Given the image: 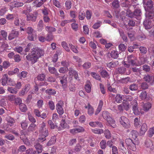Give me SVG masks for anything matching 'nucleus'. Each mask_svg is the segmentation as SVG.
Wrapping results in <instances>:
<instances>
[{
    "mask_svg": "<svg viewBox=\"0 0 154 154\" xmlns=\"http://www.w3.org/2000/svg\"><path fill=\"white\" fill-rule=\"evenodd\" d=\"M107 2L112 1L111 4L112 7L113 8H118L120 7L119 2L118 0H105Z\"/></svg>",
    "mask_w": 154,
    "mask_h": 154,
    "instance_id": "obj_8",
    "label": "nucleus"
},
{
    "mask_svg": "<svg viewBox=\"0 0 154 154\" xmlns=\"http://www.w3.org/2000/svg\"><path fill=\"white\" fill-rule=\"evenodd\" d=\"M103 118L106 120L108 122L113 128L116 126L115 121L111 117V114L106 111H103L102 113Z\"/></svg>",
    "mask_w": 154,
    "mask_h": 154,
    "instance_id": "obj_2",
    "label": "nucleus"
},
{
    "mask_svg": "<svg viewBox=\"0 0 154 154\" xmlns=\"http://www.w3.org/2000/svg\"><path fill=\"white\" fill-rule=\"evenodd\" d=\"M115 98L116 101L118 103H120L123 100L122 96H121L120 94H117Z\"/></svg>",
    "mask_w": 154,
    "mask_h": 154,
    "instance_id": "obj_61",
    "label": "nucleus"
},
{
    "mask_svg": "<svg viewBox=\"0 0 154 154\" xmlns=\"http://www.w3.org/2000/svg\"><path fill=\"white\" fill-rule=\"evenodd\" d=\"M7 101L6 99L3 98L0 99V106L4 107L6 106Z\"/></svg>",
    "mask_w": 154,
    "mask_h": 154,
    "instance_id": "obj_58",
    "label": "nucleus"
},
{
    "mask_svg": "<svg viewBox=\"0 0 154 154\" xmlns=\"http://www.w3.org/2000/svg\"><path fill=\"white\" fill-rule=\"evenodd\" d=\"M118 31L123 41L125 42L128 41V38L127 36L125 34L123 31L122 29H118Z\"/></svg>",
    "mask_w": 154,
    "mask_h": 154,
    "instance_id": "obj_20",
    "label": "nucleus"
},
{
    "mask_svg": "<svg viewBox=\"0 0 154 154\" xmlns=\"http://www.w3.org/2000/svg\"><path fill=\"white\" fill-rule=\"evenodd\" d=\"M19 108L22 112H25L27 109V107L26 105L23 103L19 104Z\"/></svg>",
    "mask_w": 154,
    "mask_h": 154,
    "instance_id": "obj_36",
    "label": "nucleus"
},
{
    "mask_svg": "<svg viewBox=\"0 0 154 154\" xmlns=\"http://www.w3.org/2000/svg\"><path fill=\"white\" fill-rule=\"evenodd\" d=\"M34 147L36 150V151L38 153H41L43 150L42 145L38 143H36L34 145Z\"/></svg>",
    "mask_w": 154,
    "mask_h": 154,
    "instance_id": "obj_24",
    "label": "nucleus"
},
{
    "mask_svg": "<svg viewBox=\"0 0 154 154\" xmlns=\"http://www.w3.org/2000/svg\"><path fill=\"white\" fill-rule=\"evenodd\" d=\"M27 74V72L25 71H22L20 74H19L18 75V76L20 79H21L22 78H25Z\"/></svg>",
    "mask_w": 154,
    "mask_h": 154,
    "instance_id": "obj_59",
    "label": "nucleus"
},
{
    "mask_svg": "<svg viewBox=\"0 0 154 154\" xmlns=\"http://www.w3.org/2000/svg\"><path fill=\"white\" fill-rule=\"evenodd\" d=\"M86 117L84 115H82L80 116L79 119V121L81 123H84L86 121Z\"/></svg>",
    "mask_w": 154,
    "mask_h": 154,
    "instance_id": "obj_63",
    "label": "nucleus"
},
{
    "mask_svg": "<svg viewBox=\"0 0 154 154\" xmlns=\"http://www.w3.org/2000/svg\"><path fill=\"white\" fill-rule=\"evenodd\" d=\"M68 70L67 67H62L60 68L59 71L60 73H65L68 72Z\"/></svg>",
    "mask_w": 154,
    "mask_h": 154,
    "instance_id": "obj_60",
    "label": "nucleus"
},
{
    "mask_svg": "<svg viewBox=\"0 0 154 154\" xmlns=\"http://www.w3.org/2000/svg\"><path fill=\"white\" fill-rule=\"evenodd\" d=\"M105 137L108 139H110L111 137L110 132L108 129L105 130L104 132Z\"/></svg>",
    "mask_w": 154,
    "mask_h": 154,
    "instance_id": "obj_40",
    "label": "nucleus"
},
{
    "mask_svg": "<svg viewBox=\"0 0 154 154\" xmlns=\"http://www.w3.org/2000/svg\"><path fill=\"white\" fill-rule=\"evenodd\" d=\"M143 4L146 5V6L148 8V9H151L153 7V3L152 1L149 0L147 1L146 3H146Z\"/></svg>",
    "mask_w": 154,
    "mask_h": 154,
    "instance_id": "obj_46",
    "label": "nucleus"
},
{
    "mask_svg": "<svg viewBox=\"0 0 154 154\" xmlns=\"http://www.w3.org/2000/svg\"><path fill=\"white\" fill-rule=\"evenodd\" d=\"M143 25L146 29H149L152 27L151 22L149 20H145L143 22Z\"/></svg>",
    "mask_w": 154,
    "mask_h": 154,
    "instance_id": "obj_28",
    "label": "nucleus"
},
{
    "mask_svg": "<svg viewBox=\"0 0 154 154\" xmlns=\"http://www.w3.org/2000/svg\"><path fill=\"white\" fill-rule=\"evenodd\" d=\"M91 63L89 62H85L83 65L82 67L85 69H88L90 68L91 66Z\"/></svg>",
    "mask_w": 154,
    "mask_h": 154,
    "instance_id": "obj_50",
    "label": "nucleus"
},
{
    "mask_svg": "<svg viewBox=\"0 0 154 154\" xmlns=\"http://www.w3.org/2000/svg\"><path fill=\"white\" fill-rule=\"evenodd\" d=\"M62 46L64 49L67 52L70 51V49L68 47V45L65 41H63L61 43Z\"/></svg>",
    "mask_w": 154,
    "mask_h": 154,
    "instance_id": "obj_49",
    "label": "nucleus"
},
{
    "mask_svg": "<svg viewBox=\"0 0 154 154\" xmlns=\"http://www.w3.org/2000/svg\"><path fill=\"white\" fill-rule=\"evenodd\" d=\"M46 93L49 95H54L56 92L54 89H48L45 90Z\"/></svg>",
    "mask_w": 154,
    "mask_h": 154,
    "instance_id": "obj_47",
    "label": "nucleus"
},
{
    "mask_svg": "<svg viewBox=\"0 0 154 154\" xmlns=\"http://www.w3.org/2000/svg\"><path fill=\"white\" fill-rule=\"evenodd\" d=\"M44 29V23L42 20H40L38 22L37 26V30L38 32L42 31Z\"/></svg>",
    "mask_w": 154,
    "mask_h": 154,
    "instance_id": "obj_21",
    "label": "nucleus"
},
{
    "mask_svg": "<svg viewBox=\"0 0 154 154\" xmlns=\"http://www.w3.org/2000/svg\"><path fill=\"white\" fill-rule=\"evenodd\" d=\"M147 130V126L145 123H143L141 126L140 131V135H144Z\"/></svg>",
    "mask_w": 154,
    "mask_h": 154,
    "instance_id": "obj_12",
    "label": "nucleus"
},
{
    "mask_svg": "<svg viewBox=\"0 0 154 154\" xmlns=\"http://www.w3.org/2000/svg\"><path fill=\"white\" fill-rule=\"evenodd\" d=\"M89 125L91 127H95L97 126L100 128L103 127V125L102 123L98 121L96 122H91L89 123Z\"/></svg>",
    "mask_w": 154,
    "mask_h": 154,
    "instance_id": "obj_15",
    "label": "nucleus"
},
{
    "mask_svg": "<svg viewBox=\"0 0 154 154\" xmlns=\"http://www.w3.org/2000/svg\"><path fill=\"white\" fill-rule=\"evenodd\" d=\"M48 70L50 73L54 75L56 78L59 77V74L57 72L56 69H55V67L49 66L48 68Z\"/></svg>",
    "mask_w": 154,
    "mask_h": 154,
    "instance_id": "obj_11",
    "label": "nucleus"
},
{
    "mask_svg": "<svg viewBox=\"0 0 154 154\" xmlns=\"http://www.w3.org/2000/svg\"><path fill=\"white\" fill-rule=\"evenodd\" d=\"M145 145L147 147H149L152 145V141L150 139H147L145 143Z\"/></svg>",
    "mask_w": 154,
    "mask_h": 154,
    "instance_id": "obj_56",
    "label": "nucleus"
},
{
    "mask_svg": "<svg viewBox=\"0 0 154 154\" xmlns=\"http://www.w3.org/2000/svg\"><path fill=\"white\" fill-rule=\"evenodd\" d=\"M131 103L132 105L133 110L135 115H140V114H143L144 112L141 111L140 109L137 107V101L135 100H133Z\"/></svg>",
    "mask_w": 154,
    "mask_h": 154,
    "instance_id": "obj_3",
    "label": "nucleus"
},
{
    "mask_svg": "<svg viewBox=\"0 0 154 154\" xmlns=\"http://www.w3.org/2000/svg\"><path fill=\"white\" fill-rule=\"evenodd\" d=\"M120 124L124 127L126 128L130 127V122L129 120L126 117L122 116L119 119Z\"/></svg>",
    "mask_w": 154,
    "mask_h": 154,
    "instance_id": "obj_4",
    "label": "nucleus"
},
{
    "mask_svg": "<svg viewBox=\"0 0 154 154\" xmlns=\"http://www.w3.org/2000/svg\"><path fill=\"white\" fill-rule=\"evenodd\" d=\"M127 14L128 16L130 17H133L135 16H140L141 14V12L140 10H135L134 13L131 12V10H128Z\"/></svg>",
    "mask_w": 154,
    "mask_h": 154,
    "instance_id": "obj_7",
    "label": "nucleus"
},
{
    "mask_svg": "<svg viewBox=\"0 0 154 154\" xmlns=\"http://www.w3.org/2000/svg\"><path fill=\"white\" fill-rule=\"evenodd\" d=\"M152 75L147 74L143 76V80L148 83H152Z\"/></svg>",
    "mask_w": 154,
    "mask_h": 154,
    "instance_id": "obj_14",
    "label": "nucleus"
},
{
    "mask_svg": "<svg viewBox=\"0 0 154 154\" xmlns=\"http://www.w3.org/2000/svg\"><path fill=\"white\" fill-rule=\"evenodd\" d=\"M7 90L10 93L14 94H16L18 91L17 89L12 87H8Z\"/></svg>",
    "mask_w": 154,
    "mask_h": 154,
    "instance_id": "obj_45",
    "label": "nucleus"
},
{
    "mask_svg": "<svg viewBox=\"0 0 154 154\" xmlns=\"http://www.w3.org/2000/svg\"><path fill=\"white\" fill-rule=\"evenodd\" d=\"M60 127L58 128V130H62L64 128H68L69 126L67 124L64 119H62L60 122Z\"/></svg>",
    "mask_w": 154,
    "mask_h": 154,
    "instance_id": "obj_17",
    "label": "nucleus"
},
{
    "mask_svg": "<svg viewBox=\"0 0 154 154\" xmlns=\"http://www.w3.org/2000/svg\"><path fill=\"white\" fill-rule=\"evenodd\" d=\"M100 74L103 78L108 79L109 78L108 73L105 70H103L100 72Z\"/></svg>",
    "mask_w": 154,
    "mask_h": 154,
    "instance_id": "obj_33",
    "label": "nucleus"
},
{
    "mask_svg": "<svg viewBox=\"0 0 154 154\" xmlns=\"http://www.w3.org/2000/svg\"><path fill=\"white\" fill-rule=\"evenodd\" d=\"M44 34L43 32L41 33L38 35V37L39 41L42 42H43L46 41L45 37L43 35H44Z\"/></svg>",
    "mask_w": 154,
    "mask_h": 154,
    "instance_id": "obj_32",
    "label": "nucleus"
},
{
    "mask_svg": "<svg viewBox=\"0 0 154 154\" xmlns=\"http://www.w3.org/2000/svg\"><path fill=\"white\" fill-rule=\"evenodd\" d=\"M103 105V102L102 100L100 101L98 107L95 112V115H97L101 111Z\"/></svg>",
    "mask_w": 154,
    "mask_h": 154,
    "instance_id": "obj_25",
    "label": "nucleus"
},
{
    "mask_svg": "<svg viewBox=\"0 0 154 154\" xmlns=\"http://www.w3.org/2000/svg\"><path fill=\"white\" fill-rule=\"evenodd\" d=\"M26 32L28 34H31L32 33L36 32V31L31 27H28L26 28Z\"/></svg>",
    "mask_w": 154,
    "mask_h": 154,
    "instance_id": "obj_43",
    "label": "nucleus"
},
{
    "mask_svg": "<svg viewBox=\"0 0 154 154\" xmlns=\"http://www.w3.org/2000/svg\"><path fill=\"white\" fill-rule=\"evenodd\" d=\"M128 65H134L136 63V62L135 61V60L134 59H132L131 56H130L128 57Z\"/></svg>",
    "mask_w": 154,
    "mask_h": 154,
    "instance_id": "obj_38",
    "label": "nucleus"
},
{
    "mask_svg": "<svg viewBox=\"0 0 154 154\" xmlns=\"http://www.w3.org/2000/svg\"><path fill=\"white\" fill-rule=\"evenodd\" d=\"M37 13H35V14H30L27 15V20L28 21L31 20L35 21L37 18Z\"/></svg>",
    "mask_w": 154,
    "mask_h": 154,
    "instance_id": "obj_13",
    "label": "nucleus"
},
{
    "mask_svg": "<svg viewBox=\"0 0 154 154\" xmlns=\"http://www.w3.org/2000/svg\"><path fill=\"white\" fill-rule=\"evenodd\" d=\"M37 125H36L31 123L28 126L27 128V131L29 132H33L35 131L36 129Z\"/></svg>",
    "mask_w": 154,
    "mask_h": 154,
    "instance_id": "obj_22",
    "label": "nucleus"
},
{
    "mask_svg": "<svg viewBox=\"0 0 154 154\" xmlns=\"http://www.w3.org/2000/svg\"><path fill=\"white\" fill-rule=\"evenodd\" d=\"M21 127L22 129L25 130L28 126V123L25 121H23L20 123Z\"/></svg>",
    "mask_w": 154,
    "mask_h": 154,
    "instance_id": "obj_53",
    "label": "nucleus"
},
{
    "mask_svg": "<svg viewBox=\"0 0 154 154\" xmlns=\"http://www.w3.org/2000/svg\"><path fill=\"white\" fill-rule=\"evenodd\" d=\"M146 17L149 19H152L154 17V13L153 10H145Z\"/></svg>",
    "mask_w": 154,
    "mask_h": 154,
    "instance_id": "obj_18",
    "label": "nucleus"
},
{
    "mask_svg": "<svg viewBox=\"0 0 154 154\" xmlns=\"http://www.w3.org/2000/svg\"><path fill=\"white\" fill-rule=\"evenodd\" d=\"M45 30L46 31L49 32H54L56 30V29L55 28L48 26L45 27Z\"/></svg>",
    "mask_w": 154,
    "mask_h": 154,
    "instance_id": "obj_48",
    "label": "nucleus"
},
{
    "mask_svg": "<svg viewBox=\"0 0 154 154\" xmlns=\"http://www.w3.org/2000/svg\"><path fill=\"white\" fill-rule=\"evenodd\" d=\"M125 141L126 144L130 149L133 151L136 150L135 144L131 139L130 138H127L125 140Z\"/></svg>",
    "mask_w": 154,
    "mask_h": 154,
    "instance_id": "obj_5",
    "label": "nucleus"
},
{
    "mask_svg": "<svg viewBox=\"0 0 154 154\" xmlns=\"http://www.w3.org/2000/svg\"><path fill=\"white\" fill-rule=\"evenodd\" d=\"M151 107L152 105L149 103H144L143 106V110L145 112L148 111Z\"/></svg>",
    "mask_w": 154,
    "mask_h": 154,
    "instance_id": "obj_26",
    "label": "nucleus"
},
{
    "mask_svg": "<svg viewBox=\"0 0 154 154\" xmlns=\"http://www.w3.org/2000/svg\"><path fill=\"white\" fill-rule=\"evenodd\" d=\"M61 83L62 84H66L67 82V75H64L63 76L59 77Z\"/></svg>",
    "mask_w": 154,
    "mask_h": 154,
    "instance_id": "obj_31",
    "label": "nucleus"
},
{
    "mask_svg": "<svg viewBox=\"0 0 154 154\" xmlns=\"http://www.w3.org/2000/svg\"><path fill=\"white\" fill-rule=\"evenodd\" d=\"M130 134L132 138L135 140L138 136V133L135 130H132L131 131Z\"/></svg>",
    "mask_w": 154,
    "mask_h": 154,
    "instance_id": "obj_42",
    "label": "nucleus"
},
{
    "mask_svg": "<svg viewBox=\"0 0 154 154\" xmlns=\"http://www.w3.org/2000/svg\"><path fill=\"white\" fill-rule=\"evenodd\" d=\"M47 0H41L39 2L38 0H36L33 3L34 6L36 7H40Z\"/></svg>",
    "mask_w": 154,
    "mask_h": 154,
    "instance_id": "obj_23",
    "label": "nucleus"
},
{
    "mask_svg": "<svg viewBox=\"0 0 154 154\" xmlns=\"http://www.w3.org/2000/svg\"><path fill=\"white\" fill-rule=\"evenodd\" d=\"M85 108L88 109V113L89 115L91 116L94 113V109L89 104L85 106Z\"/></svg>",
    "mask_w": 154,
    "mask_h": 154,
    "instance_id": "obj_27",
    "label": "nucleus"
},
{
    "mask_svg": "<svg viewBox=\"0 0 154 154\" xmlns=\"http://www.w3.org/2000/svg\"><path fill=\"white\" fill-rule=\"evenodd\" d=\"M69 46L71 50L73 52L75 53H78V51L77 50L76 48L72 44H69Z\"/></svg>",
    "mask_w": 154,
    "mask_h": 154,
    "instance_id": "obj_57",
    "label": "nucleus"
},
{
    "mask_svg": "<svg viewBox=\"0 0 154 154\" xmlns=\"http://www.w3.org/2000/svg\"><path fill=\"white\" fill-rule=\"evenodd\" d=\"M119 64V63L118 61H112L110 63H106V66L108 68L111 69V68H114Z\"/></svg>",
    "mask_w": 154,
    "mask_h": 154,
    "instance_id": "obj_19",
    "label": "nucleus"
},
{
    "mask_svg": "<svg viewBox=\"0 0 154 154\" xmlns=\"http://www.w3.org/2000/svg\"><path fill=\"white\" fill-rule=\"evenodd\" d=\"M19 35L18 31L16 30L12 31L9 34L8 38L9 40H11L17 37Z\"/></svg>",
    "mask_w": 154,
    "mask_h": 154,
    "instance_id": "obj_16",
    "label": "nucleus"
},
{
    "mask_svg": "<svg viewBox=\"0 0 154 154\" xmlns=\"http://www.w3.org/2000/svg\"><path fill=\"white\" fill-rule=\"evenodd\" d=\"M138 88L137 85L134 84L130 85L129 87V89L132 91H136Z\"/></svg>",
    "mask_w": 154,
    "mask_h": 154,
    "instance_id": "obj_54",
    "label": "nucleus"
},
{
    "mask_svg": "<svg viewBox=\"0 0 154 154\" xmlns=\"http://www.w3.org/2000/svg\"><path fill=\"white\" fill-rule=\"evenodd\" d=\"M121 6L122 7H128L129 5V2L128 0H122Z\"/></svg>",
    "mask_w": 154,
    "mask_h": 154,
    "instance_id": "obj_51",
    "label": "nucleus"
},
{
    "mask_svg": "<svg viewBox=\"0 0 154 154\" xmlns=\"http://www.w3.org/2000/svg\"><path fill=\"white\" fill-rule=\"evenodd\" d=\"M146 91H144L141 92L140 95V97L142 100H144L146 99Z\"/></svg>",
    "mask_w": 154,
    "mask_h": 154,
    "instance_id": "obj_62",
    "label": "nucleus"
},
{
    "mask_svg": "<svg viewBox=\"0 0 154 154\" xmlns=\"http://www.w3.org/2000/svg\"><path fill=\"white\" fill-rule=\"evenodd\" d=\"M56 109L57 112L58 113L60 116L61 117V116L64 113V111L62 106L59 103H57L56 105Z\"/></svg>",
    "mask_w": 154,
    "mask_h": 154,
    "instance_id": "obj_9",
    "label": "nucleus"
},
{
    "mask_svg": "<svg viewBox=\"0 0 154 154\" xmlns=\"http://www.w3.org/2000/svg\"><path fill=\"white\" fill-rule=\"evenodd\" d=\"M91 75L94 78L101 82V78L98 74L94 72H92L91 73Z\"/></svg>",
    "mask_w": 154,
    "mask_h": 154,
    "instance_id": "obj_35",
    "label": "nucleus"
},
{
    "mask_svg": "<svg viewBox=\"0 0 154 154\" xmlns=\"http://www.w3.org/2000/svg\"><path fill=\"white\" fill-rule=\"evenodd\" d=\"M8 79L7 75L6 74H4L2 79V85L3 86L6 85L8 83Z\"/></svg>",
    "mask_w": 154,
    "mask_h": 154,
    "instance_id": "obj_29",
    "label": "nucleus"
},
{
    "mask_svg": "<svg viewBox=\"0 0 154 154\" xmlns=\"http://www.w3.org/2000/svg\"><path fill=\"white\" fill-rule=\"evenodd\" d=\"M37 140L38 142H42L46 140L45 137L47 136H46L43 134H41Z\"/></svg>",
    "mask_w": 154,
    "mask_h": 154,
    "instance_id": "obj_44",
    "label": "nucleus"
},
{
    "mask_svg": "<svg viewBox=\"0 0 154 154\" xmlns=\"http://www.w3.org/2000/svg\"><path fill=\"white\" fill-rule=\"evenodd\" d=\"M37 34L36 32L32 33L29 35L28 36V39L30 41H34L36 39Z\"/></svg>",
    "mask_w": 154,
    "mask_h": 154,
    "instance_id": "obj_34",
    "label": "nucleus"
},
{
    "mask_svg": "<svg viewBox=\"0 0 154 154\" xmlns=\"http://www.w3.org/2000/svg\"><path fill=\"white\" fill-rule=\"evenodd\" d=\"M56 138L55 136L52 137L50 140L47 143V146H49L54 143L56 141Z\"/></svg>",
    "mask_w": 154,
    "mask_h": 154,
    "instance_id": "obj_30",
    "label": "nucleus"
},
{
    "mask_svg": "<svg viewBox=\"0 0 154 154\" xmlns=\"http://www.w3.org/2000/svg\"><path fill=\"white\" fill-rule=\"evenodd\" d=\"M110 55L114 59H116L119 56V54L117 51L113 50L111 51Z\"/></svg>",
    "mask_w": 154,
    "mask_h": 154,
    "instance_id": "obj_39",
    "label": "nucleus"
},
{
    "mask_svg": "<svg viewBox=\"0 0 154 154\" xmlns=\"http://www.w3.org/2000/svg\"><path fill=\"white\" fill-rule=\"evenodd\" d=\"M154 134V127L150 128L148 131L149 136L151 137Z\"/></svg>",
    "mask_w": 154,
    "mask_h": 154,
    "instance_id": "obj_64",
    "label": "nucleus"
},
{
    "mask_svg": "<svg viewBox=\"0 0 154 154\" xmlns=\"http://www.w3.org/2000/svg\"><path fill=\"white\" fill-rule=\"evenodd\" d=\"M6 120L9 125L10 124H12L15 122V120L13 118L9 116L6 117Z\"/></svg>",
    "mask_w": 154,
    "mask_h": 154,
    "instance_id": "obj_55",
    "label": "nucleus"
},
{
    "mask_svg": "<svg viewBox=\"0 0 154 154\" xmlns=\"http://www.w3.org/2000/svg\"><path fill=\"white\" fill-rule=\"evenodd\" d=\"M39 132L41 134H43L46 136H48V130L46 127V123L44 122H42L40 125Z\"/></svg>",
    "mask_w": 154,
    "mask_h": 154,
    "instance_id": "obj_6",
    "label": "nucleus"
},
{
    "mask_svg": "<svg viewBox=\"0 0 154 154\" xmlns=\"http://www.w3.org/2000/svg\"><path fill=\"white\" fill-rule=\"evenodd\" d=\"M123 100L125 101H131L133 100V97L130 95H123Z\"/></svg>",
    "mask_w": 154,
    "mask_h": 154,
    "instance_id": "obj_41",
    "label": "nucleus"
},
{
    "mask_svg": "<svg viewBox=\"0 0 154 154\" xmlns=\"http://www.w3.org/2000/svg\"><path fill=\"white\" fill-rule=\"evenodd\" d=\"M85 91L87 93H90L91 91V88L90 86V83L88 81L85 85Z\"/></svg>",
    "mask_w": 154,
    "mask_h": 154,
    "instance_id": "obj_37",
    "label": "nucleus"
},
{
    "mask_svg": "<svg viewBox=\"0 0 154 154\" xmlns=\"http://www.w3.org/2000/svg\"><path fill=\"white\" fill-rule=\"evenodd\" d=\"M28 118L30 122H32V123L34 124L36 122L35 119L32 115L30 114H28Z\"/></svg>",
    "mask_w": 154,
    "mask_h": 154,
    "instance_id": "obj_52",
    "label": "nucleus"
},
{
    "mask_svg": "<svg viewBox=\"0 0 154 154\" xmlns=\"http://www.w3.org/2000/svg\"><path fill=\"white\" fill-rule=\"evenodd\" d=\"M31 53L32 54L27 55L26 58L27 60L31 61L32 63H34L39 57L44 55V52L43 50L36 47L33 48Z\"/></svg>",
    "mask_w": 154,
    "mask_h": 154,
    "instance_id": "obj_1",
    "label": "nucleus"
},
{
    "mask_svg": "<svg viewBox=\"0 0 154 154\" xmlns=\"http://www.w3.org/2000/svg\"><path fill=\"white\" fill-rule=\"evenodd\" d=\"M69 74L70 76L72 75H73V76L77 80H79V77L77 72L72 68H69Z\"/></svg>",
    "mask_w": 154,
    "mask_h": 154,
    "instance_id": "obj_10",
    "label": "nucleus"
}]
</instances>
